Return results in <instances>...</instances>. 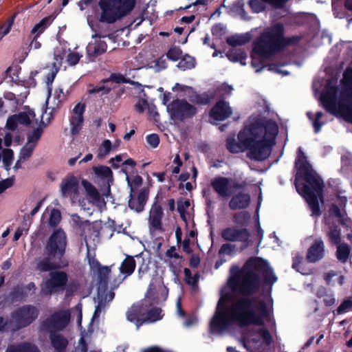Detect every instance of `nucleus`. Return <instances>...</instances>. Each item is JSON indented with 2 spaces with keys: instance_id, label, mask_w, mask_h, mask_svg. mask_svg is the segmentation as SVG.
Instances as JSON below:
<instances>
[{
  "instance_id": "a19ab883",
  "label": "nucleus",
  "mask_w": 352,
  "mask_h": 352,
  "mask_svg": "<svg viewBox=\"0 0 352 352\" xmlns=\"http://www.w3.org/2000/svg\"><path fill=\"white\" fill-rule=\"evenodd\" d=\"M183 55L182 50L179 46L173 45L166 53V58L173 62H176L182 58Z\"/></svg>"
},
{
  "instance_id": "680f3d73",
  "label": "nucleus",
  "mask_w": 352,
  "mask_h": 352,
  "mask_svg": "<svg viewBox=\"0 0 352 352\" xmlns=\"http://www.w3.org/2000/svg\"><path fill=\"white\" fill-rule=\"evenodd\" d=\"M111 91V88L102 85V86H96L89 89L88 92L89 94H96L100 92H102V94H108Z\"/></svg>"
},
{
  "instance_id": "3c124183",
  "label": "nucleus",
  "mask_w": 352,
  "mask_h": 352,
  "mask_svg": "<svg viewBox=\"0 0 352 352\" xmlns=\"http://www.w3.org/2000/svg\"><path fill=\"white\" fill-rule=\"evenodd\" d=\"M112 148V144L109 140H104L99 148L98 157H103L108 155Z\"/></svg>"
},
{
  "instance_id": "bf43d9fd",
  "label": "nucleus",
  "mask_w": 352,
  "mask_h": 352,
  "mask_svg": "<svg viewBox=\"0 0 352 352\" xmlns=\"http://www.w3.org/2000/svg\"><path fill=\"white\" fill-rule=\"evenodd\" d=\"M81 57L77 52H69L67 56V62L70 66H74L78 63Z\"/></svg>"
},
{
  "instance_id": "79ce46f5",
  "label": "nucleus",
  "mask_w": 352,
  "mask_h": 352,
  "mask_svg": "<svg viewBox=\"0 0 352 352\" xmlns=\"http://www.w3.org/2000/svg\"><path fill=\"white\" fill-rule=\"evenodd\" d=\"M82 185L85 189L87 194L91 198L97 200L100 198V194L96 187L89 182L83 179Z\"/></svg>"
},
{
  "instance_id": "338daca9",
  "label": "nucleus",
  "mask_w": 352,
  "mask_h": 352,
  "mask_svg": "<svg viewBox=\"0 0 352 352\" xmlns=\"http://www.w3.org/2000/svg\"><path fill=\"white\" fill-rule=\"evenodd\" d=\"M352 307V301L350 300H344L338 308L337 312L339 314L348 311Z\"/></svg>"
},
{
  "instance_id": "0eeeda50",
  "label": "nucleus",
  "mask_w": 352,
  "mask_h": 352,
  "mask_svg": "<svg viewBox=\"0 0 352 352\" xmlns=\"http://www.w3.org/2000/svg\"><path fill=\"white\" fill-rule=\"evenodd\" d=\"M136 5V0H100L101 10L99 21L109 24L114 23L131 14Z\"/></svg>"
},
{
  "instance_id": "69168bd1",
  "label": "nucleus",
  "mask_w": 352,
  "mask_h": 352,
  "mask_svg": "<svg viewBox=\"0 0 352 352\" xmlns=\"http://www.w3.org/2000/svg\"><path fill=\"white\" fill-rule=\"evenodd\" d=\"M14 184L13 178H7L0 182V195Z\"/></svg>"
},
{
  "instance_id": "b1692460",
  "label": "nucleus",
  "mask_w": 352,
  "mask_h": 352,
  "mask_svg": "<svg viewBox=\"0 0 352 352\" xmlns=\"http://www.w3.org/2000/svg\"><path fill=\"white\" fill-rule=\"evenodd\" d=\"M324 256V243L321 239L316 240L310 247L307 254V259L311 262H316Z\"/></svg>"
},
{
  "instance_id": "58836bf2",
  "label": "nucleus",
  "mask_w": 352,
  "mask_h": 352,
  "mask_svg": "<svg viewBox=\"0 0 352 352\" xmlns=\"http://www.w3.org/2000/svg\"><path fill=\"white\" fill-rule=\"evenodd\" d=\"M331 215L337 220L340 221V223L349 226L350 225V221L345 217V214L343 212H342L338 207L333 206L330 210Z\"/></svg>"
},
{
  "instance_id": "393cba45",
  "label": "nucleus",
  "mask_w": 352,
  "mask_h": 352,
  "mask_svg": "<svg viewBox=\"0 0 352 352\" xmlns=\"http://www.w3.org/2000/svg\"><path fill=\"white\" fill-rule=\"evenodd\" d=\"M208 333L210 336L220 334V298L217 302L214 316L209 322Z\"/></svg>"
},
{
  "instance_id": "de8ad7c7",
  "label": "nucleus",
  "mask_w": 352,
  "mask_h": 352,
  "mask_svg": "<svg viewBox=\"0 0 352 352\" xmlns=\"http://www.w3.org/2000/svg\"><path fill=\"white\" fill-rule=\"evenodd\" d=\"M79 288V283L78 280H72L69 283H66V286L65 288V296L67 298L72 296L75 292H77V290Z\"/></svg>"
},
{
  "instance_id": "f3484780",
  "label": "nucleus",
  "mask_w": 352,
  "mask_h": 352,
  "mask_svg": "<svg viewBox=\"0 0 352 352\" xmlns=\"http://www.w3.org/2000/svg\"><path fill=\"white\" fill-rule=\"evenodd\" d=\"M136 165L137 163L133 159L128 158L122 162V168H121V172L126 175V181L128 186L130 187V190H133L134 192H135V190L142 184L143 179L142 177L138 175H135L133 179H131L129 175V170H127L126 166H129L133 170Z\"/></svg>"
},
{
  "instance_id": "f03ea898",
  "label": "nucleus",
  "mask_w": 352,
  "mask_h": 352,
  "mask_svg": "<svg viewBox=\"0 0 352 352\" xmlns=\"http://www.w3.org/2000/svg\"><path fill=\"white\" fill-rule=\"evenodd\" d=\"M296 166L298 170L296 178V190L308 203L311 210V215L318 217L320 214L319 202L323 201V182L311 168L301 148L298 150Z\"/></svg>"
},
{
  "instance_id": "4c0bfd02",
  "label": "nucleus",
  "mask_w": 352,
  "mask_h": 352,
  "mask_svg": "<svg viewBox=\"0 0 352 352\" xmlns=\"http://www.w3.org/2000/svg\"><path fill=\"white\" fill-rule=\"evenodd\" d=\"M69 122L71 126V133L73 135L78 134L82 129L84 117H75L71 116L69 118Z\"/></svg>"
},
{
  "instance_id": "cd10ccee",
  "label": "nucleus",
  "mask_w": 352,
  "mask_h": 352,
  "mask_svg": "<svg viewBox=\"0 0 352 352\" xmlns=\"http://www.w3.org/2000/svg\"><path fill=\"white\" fill-rule=\"evenodd\" d=\"M250 197L245 193H238L233 196L230 206L232 209L243 208L249 205Z\"/></svg>"
},
{
  "instance_id": "412c9836",
  "label": "nucleus",
  "mask_w": 352,
  "mask_h": 352,
  "mask_svg": "<svg viewBox=\"0 0 352 352\" xmlns=\"http://www.w3.org/2000/svg\"><path fill=\"white\" fill-rule=\"evenodd\" d=\"M60 188L63 196H71L78 192V180L74 175L67 176L62 180Z\"/></svg>"
},
{
  "instance_id": "052dcab7",
  "label": "nucleus",
  "mask_w": 352,
  "mask_h": 352,
  "mask_svg": "<svg viewBox=\"0 0 352 352\" xmlns=\"http://www.w3.org/2000/svg\"><path fill=\"white\" fill-rule=\"evenodd\" d=\"M19 124L25 126H29L31 123L30 118L28 114L25 112H20L18 114H15Z\"/></svg>"
},
{
  "instance_id": "603ef678",
  "label": "nucleus",
  "mask_w": 352,
  "mask_h": 352,
  "mask_svg": "<svg viewBox=\"0 0 352 352\" xmlns=\"http://www.w3.org/2000/svg\"><path fill=\"white\" fill-rule=\"evenodd\" d=\"M209 116L213 120L220 121V98L214 102V105L210 111Z\"/></svg>"
},
{
  "instance_id": "37998d69",
  "label": "nucleus",
  "mask_w": 352,
  "mask_h": 352,
  "mask_svg": "<svg viewBox=\"0 0 352 352\" xmlns=\"http://www.w3.org/2000/svg\"><path fill=\"white\" fill-rule=\"evenodd\" d=\"M95 173L103 179H112L113 172L111 169L106 166H100L94 168Z\"/></svg>"
},
{
  "instance_id": "864d4df0",
  "label": "nucleus",
  "mask_w": 352,
  "mask_h": 352,
  "mask_svg": "<svg viewBox=\"0 0 352 352\" xmlns=\"http://www.w3.org/2000/svg\"><path fill=\"white\" fill-rule=\"evenodd\" d=\"M233 110L228 102L221 101V121L231 117Z\"/></svg>"
},
{
  "instance_id": "0e129e2a",
  "label": "nucleus",
  "mask_w": 352,
  "mask_h": 352,
  "mask_svg": "<svg viewBox=\"0 0 352 352\" xmlns=\"http://www.w3.org/2000/svg\"><path fill=\"white\" fill-rule=\"evenodd\" d=\"M147 143L153 148H156L160 144V137L156 133L148 135L146 138Z\"/></svg>"
},
{
  "instance_id": "473e14b6",
  "label": "nucleus",
  "mask_w": 352,
  "mask_h": 352,
  "mask_svg": "<svg viewBox=\"0 0 352 352\" xmlns=\"http://www.w3.org/2000/svg\"><path fill=\"white\" fill-rule=\"evenodd\" d=\"M179 60L177 67L182 71L191 69L194 68L196 65L195 58L187 54L182 55Z\"/></svg>"
},
{
  "instance_id": "7c9ffc66",
  "label": "nucleus",
  "mask_w": 352,
  "mask_h": 352,
  "mask_svg": "<svg viewBox=\"0 0 352 352\" xmlns=\"http://www.w3.org/2000/svg\"><path fill=\"white\" fill-rule=\"evenodd\" d=\"M184 280L187 285L190 286L192 291L195 292L198 289V281L199 279V274L197 272L194 276H192V273L190 269L184 268Z\"/></svg>"
},
{
  "instance_id": "a878e982",
  "label": "nucleus",
  "mask_w": 352,
  "mask_h": 352,
  "mask_svg": "<svg viewBox=\"0 0 352 352\" xmlns=\"http://www.w3.org/2000/svg\"><path fill=\"white\" fill-rule=\"evenodd\" d=\"M111 272V267L109 266H104L96 272L98 290H102L104 293L107 291Z\"/></svg>"
},
{
  "instance_id": "9d476101",
  "label": "nucleus",
  "mask_w": 352,
  "mask_h": 352,
  "mask_svg": "<svg viewBox=\"0 0 352 352\" xmlns=\"http://www.w3.org/2000/svg\"><path fill=\"white\" fill-rule=\"evenodd\" d=\"M230 318L241 324L262 323L261 318L255 314L253 309L246 301H243L236 307H233L230 313Z\"/></svg>"
},
{
  "instance_id": "c756f323",
  "label": "nucleus",
  "mask_w": 352,
  "mask_h": 352,
  "mask_svg": "<svg viewBox=\"0 0 352 352\" xmlns=\"http://www.w3.org/2000/svg\"><path fill=\"white\" fill-rule=\"evenodd\" d=\"M102 82H113L116 83H127L133 85L140 86L141 84L138 82L133 81L129 78L124 77L122 74L120 73H112L109 78L102 80Z\"/></svg>"
},
{
  "instance_id": "f257e3e1",
  "label": "nucleus",
  "mask_w": 352,
  "mask_h": 352,
  "mask_svg": "<svg viewBox=\"0 0 352 352\" xmlns=\"http://www.w3.org/2000/svg\"><path fill=\"white\" fill-rule=\"evenodd\" d=\"M277 133L278 126L274 122H264L258 116L252 115L239 133L237 140L229 138L226 146L232 153L249 150L250 158L263 160L269 157Z\"/></svg>"
},
{
  "instance_id": "49530a36",
  "label": "nucleus",
  "mask_w": 352,
  "mask_h": 352,
  "mask_svg": "<svg viewBox=\"0 0 352 352\" xmlns=\"http://www.w3.org/2000/svg\"><path fill=\"white\" fill-rule=\"evenodd\" d=\"M61 220V214L60 212L58 209L53 208L51 210L50 218H49V225L52 228H55Z\"/></svg>"
},
{
  "instance_id": "ddd939ff",
  "label": "nucleus",
  "mask_w": 352,
  "mask_h": 352,
  "mask_svg": "<svg viewBox=\"0 0 352 352\" xmlns=\"http://www.w3.org/2000/svg\"><path fill=\"white\" fill-rule=\"evenodd\" d=\"M149 190L147 188H142L137 196L135 192L133 190H130L129 196L128 206L129 208L138 212L140 213L144 210L145 205L148 199Z\"/></svg>"
},
{
  "instance_id": "f704fd0d",
  "label": "nucleus",
  "mask_w": 352,
  "mask_h": 352,
  "mask_svg": "<svg viewBox=\"0 0 352 352\" xmlns=\"http://www.w3.org/2000/svg\"><path fill=\"white\" fill-rule=\"evenodd\" d=\"M162 318V309L160 307H154L148 309L146 307V312L144 320L145 323H152L158 321Z\"/></svg>"
},
{
  "instance_id": "09e8293b",
  "label": "nucleus",
  "mask_w": 352,
  "mask_h": 352,
  "mask_svg": "<svg viewBox=\"0 0 352 352\" xmlns=\"http://www.w3.org/2000/svg\"><path fill=\"white\" fill-rule=\"evenodd\" d=\"M34 148L35 145L27 143L20 151V160H28L32 156Z\"/></svg>"
},
{
  "instance_id": "13d9d810",
  "label": "nucleus",
  "mask_w": 352,
  "mask_h": 352,
  "mask_svg": "<svg viewBox=\"0 0 352 352\" xmlns=\"http://www.w3.org/2000/svg\"><path fill=\"white\" fill-rule=\"evenodd\" d=\"M329 239L331 243L334 244H338L340 241V235L339 230H337L336 228H331L330 231L328 232Z\"/></svg>"
},
{
  "instance_id": "72a5a7b5",
  "label": "nucleus",
  "mask_w": 352,
  "mask_h": 352,
  "mask_svg": "<svg viewBox=\"0 0 352 352\" xmlns=\"http://www.w3.org/2000/svg\"><path fill=\"white\" fill-rule=\"evenodd\" d=\"M53 18L51 16L43 18L38 23H36L31 30L32 34H36L39 36L52 23Z\"/></svg>"
},
{
  "instance_id": "6e6d98bb",
  "label": "nucleus",
  "mask_w": 352,
  "mask_h": 352,
  "mask_svg": "<svg viewBox=\"0 0 352 352\" xmlns=\"http://www.w3.org/2000/svg\"><path fill=\"white\" fill-rule=\"evenodd\" d=\"M221 196L228 195L232 192V182L227 179L221 178Z\"/></svg>"
},
{
  "instance_id": "e2e57ef3",
  "label": "nucleus",
  "mask_w": 352,
  "mask_h": 352,
  "mask_svg": "<svg viewBox=\"0 0 352 352\" xmlns=\"http://www.w3.org/2000/svg\"><path fill=\"white\" fill-rule=\"evenodd\" d=\"M85 104L84 103L78 102L73 109L72 116L83 117L85 111Z\"/></svg>"
},
{
  "instance_id": "5701e85b",
  "label": "nucleus",
  "mask_w": 352,
  "mask_h": 352,
  "mask_svg": "<svg viewBox=\"0 0 352 352\" xmlns=\"http://www.w3.org/2000/svg\"><path fill=\"white\" fill-rule=\"evenodd\" d=\"M107 49V44L105 41L98 40L94 43H89L87 47V54L89 58H95L104 54Z\"/></svg>"
},
{
  "instance_id": "f8f14e48",
  "label": "nucleus",
  "mask_w": 352,
  "mask_h": 352,
  "mask_svg": "<svg viewBox=\"0 0 352 352\" xmlns=\"http://www.w3.org/2000/svg\"><path fill=\"white\" fill-rule=\"evenodd\" d=\"M67 282L68 274L65 272H52L50 274L49 279L45 283V287L42 289L43 293L48 295L58 292H63Z\"/></svg>"
},
{
  "instance_id": "c9c22d12",
  "label": "nucleus",
  "mask_w": 352,
  "mask_h": 352,
  "mask_svg": "<svg viewBox=\"0 0 352 352\" xmlns=\"http://www.w3.org/2000/svg\"><path fill=\"white\" fill-rule=\"evenodd\" d=\"M251 38L249 34L234 35L228 38L227 42L232 46H238L248 43Z\"/></svg>"
},
{
  "instance_id": "39448f33",
  "label": "nucleus",
  "mask_w": 352,
  "mask_h": 352,
  "mask_svg": "<svg viewBox=\"0 0 352 352\" xmlns=\"http://www.w3.org/2000/svg\"><path fill=\"white\" fill-rule=\"evenodd\" d=\"M67 245L66 233L61 228L54 230L44 246V258L37 262L36 269L41 272L58 270L67 265L63 262Z\"/></svg>"
},
{
  "instance_id": "dca6fc26",
  "label": "nucleus",
  "mask_w": 352,
  "mask_h": 352,
  "mask_svg": "<svg viewBox=\"0 0 352 352\" xmlns=\"http://www.w3.org/2000/svg\"><path fill=\"white\" fill-rule=\"evenodd\" d=\"M220 88L209 89L207 91L192 95L190 101L197 105H209L220 98Z\"/></svg>"
},
{
  "instance_id": "1a4fd4ad",
  "label": "nucleus",
  "mask_w": 352,
  "mask_h": 352,
  "mask_svg": "<svg viewBox=\"0 0 352 352\" xmlns=\"http://www.w3.org/2000/svg\"><path fill=\"white\" fill-rule=\"evenodd\" d=\"M167 111L172 119L184 121L195 116L197 109L185 99H175L167 105Z\"/></svg>"
},
{
  "instance_id": "9b49d317",
  "label": "nucleus",
  "mask_w": 352,
  "mask_h": 352,
  "mask_svg": "<svg viewBox=\"0 0 352 352\" xmlns=\"http://www.w3.org/2000/svg\"><path fill=\"white\" fill-rule=\"evenodd\" d=\"M70 314L67 311H58L44 320L41 324L42 331L50 333H58L63 330L70 321Z\"/></svg>"
},
{
  "instance_id": "4468645a",
  "label": "nucleus",
  "mask_w": 352,
  "mask_h": 352,
  "mask_svg": "<svg viewBox=\"0 0 352 352\" xmlns=\"http://www.w3.org/2000/svg\"><path fill=\"white\" fill-rule=\"evenodd\" d=\"M206 201L208 212L210 211L212 204L220 199V176L215 177L210 184L202 190Z\"/></svg>"
},
{
  "instance_id": "5fc2aeb1",
  "label": "nucleus",
  "mask_w": 352,
  "mask_h": 352,
  "mask_svg": "<svg viewBox=\"0 0 352 352\" xmlns=\"http://www.w3.org/2000/svg\"><path fill=\"white\" fill-rule=\"evenodd\" d=\"M293 267L302 274H308L309 272L304 269L303 258L302 256H296L293 263Z\"/></svg>"
},
{
  "instance_id": "a211bd4d",
  "label": "nucleus",
  "mask_w": 352,
  "mask_h": 352,
  "mask_svg": "<svg viewBox=\"0 0 352 352\" xmlns=\"http://www.w3.org/2000/svg\"><path fill=\"white\" fill-rule=\"evenodd\" d=\"M36 289L34 282H30L25 287L22 285L14 286L8 294V298L11 302H16L23 300L28 296V291L32 292L31 294L35 293Z\"/></svg>"
},
{
  "instance_id": "774afa93",
  "label": "nucleus",
  "mask_w": 352,
  "mask_h": 352,
  "mask_svg": "<svg viewBox=\"0 0 352 352\" xmlns=\"http://www.w3.org/2000/svg\"><path fill=\"white\" fill-rule=\"evenodd\" d=\"M19 122L15 115H12L8 118L6 126L8 129L14 131L16 129Z\"/></svg>"
},
{
  "instance_id": "4be33fe9",
  "label": "nucleus",
  "mask_w": 352,
  "mask_h": 352,
  "mask_svg": "<svg viewBox=\"0 0 352 352\" xmlns=\"http://www.w3.org/2000/svg\"><path fill=\"white\" fill-rule=\"evenodd\" d=\"M49 338L54 352H66L69 344L68 340L60 333H50Z\"/></svg>"
},
{
  "instance_id": "4d7b16f0",
  "label": "nucleus",
  "mask_w": 352,
  "mask_h": 352,
  "mask_svg": "<svg viewBox=\"0 0 352 352\" xmlns=\"http://www.w3.org/2000/svg\"><path fill=\"white\" fill-rule=\"evenodd\" d=\"M13 23L14 17H12L7 19L6 21L1 25L0 31L3 36H6L10 32Z\"/></svg>"
},
{
  "instance_id": "6ab92c4d",
  "label": "nucleus",
  "mask_w": 352,
  "mask_h": 352,
  "mask_svg": "<svg viewBox=\"0 0 352 352\" xmlns=\"http://www.w3.org/2000/svg\"><path fill=\"white\" fill-rule=\"evenodd\" d=\"M212 36L209 34H206L204 38H202L204 45H208L211 49L214 50L212 56H217L219 53L220 50L217 49V47L220 42V23H215L211 28Z\"/></svg>"
},
{
  "instance_id": "6e6552de",
  "label": "nucleus",
  "mask_w": 352,
  "mask_h": 352,
  "mask_svg": "<svg viewBox=\"0 0 352 352\" xmlns=\"http://www.w3.org/2000/svg\"><path fill=\"white\" fill-rule=\"evenodd\" d=\"M38 309L31 305H23L11 313V330L17 331L30 325L38 316Z\"/></svg>"
},
{
  "instance_id": "423d86ee",
  "label": "nucleus",
  "mask_w": 352,
  "mask_h": 352,
  "mask_svg": "<svg viewBox=\"0 0 352 352\" xmlns=\"http://www.w3.org/2000/svg\"><path fill=\"white\" fill-rule=\"evenodd\" d=\"M283 28L277 23L270 29L266 30L255 41L252 55V65L256 72L265 67V58L278 50L283 45Z\"/></svg>"
},
{
  "instance_id": "20e7f679",
  "label": "nucleus",
  "mask_w": 352,
  "mask_h": 352,
  "mask_svg": "<svg viewBox=\"0 0 352 352\" xmlns=\"http://www.w3.org/2000/svg\"><path fill=\"white\" fill-rule=\"evenodd\" d=\"M323 107L331 113L352 122V69L344 74L340 87L329 86L320 97Z\"/></svg>"
},
{
  "instance_id": "8fccbe9b",
  "label": "nucleus",
  "mask_w": 352,
  "mask_h": 352,
  "mask_svg": "<svg viewBox=\"0 0 352 352\" xmlns=\"http://www.w3.org/2000/svg\"><path fill=\"white\" fill-rule=\"evenodd\" d=\"M87 257L88 259V264L90 267L91 270L94 272H97L100 268H102L104 267L102 266L100 263L96 258L95 255H91L89 250L87 251Z\"/></svg>"
},
{
  "instance_id": "bb28decb",
  "label": "nucleus",
  "mask_w": 352,
  "mask_h": 352,
  "mask_svg": "<svg viewBox=\"0 0 352 352\" xmlns=\"http://www.w3.org/2000/svg\"><path fill=\"white\" fill-rule=\"evenodd\" d=\"M135 267L136 263L133 256L126 255L119 267L120 272L124 275L121 281H122L125 278L131 276L135 271Z\"/></svg>"
},
{
  "instance_id": "e433bc0d",
  "label": "nucleus",
  "mask_w": 352,
  "mask_h": 352,
  "mask_svg": "<svg viewBox=\"0 0 352 352\" xmlns=\"http://www.w3.org/2000/svg\"><path fill=\"white\" fill-rule=\"evenodd\" d=\"M350 248L345 243L339 244L337 248L336 256L342 263H345L349 258L350 254Z\"/></svg>"
},
{
  "instance_id": "a18cd8bd",
  "label": "nucleus",
  "mask_w": 352,
  "mask_h": 352,
  "mask_svg": "<svg viewBox=\"0 0 352 352\" xmlns=\"http://www.w3.org/2000/svg\"><path fill=\"white\" fill-rule=\"evenodd\" d=\"M14 157V152L10 148H5L3 151V163L7 170H10V167L12 163Z\"/></svg>"
},
{
  "instance_id": "7ed1b4c3",
  "label": "nucleus",
  "mask_w": 352,
  "mask_h": 352,
  "mask_svg": "<svg viewBox=\"0 0 352 352\" xmlns=\"http://www.w3.org/2000/svg\"><path fill=\"white\" fill-rule=\"evenodd\" d=\"M231 273L228 281L230 287L241 293H250L256 289L259 284L260 274L271 283L277 279L267 261L260 258L250 259L241 272L238 271L237 267L232 268Z\"/></svg>"
},
{
  "instance_id": "2f4dec72",
  "label": "nucleus",
  "mask_w": 352,
  "mask_h": 352,
  "mask_svg": "<svg viewBox=\"0 0 352 352\" xmlns=\"http://www.w3.org/2000/svg\"><path fill=\"white\" fill-rule=\"evenodd\" d=\"M325 281L328 284L335 285L338 283L342 285L344 283V277L337 271L331 270L324 273V276Z\"/></svg>"
},
{
  "instance_id": "ea45409f",
  "label": "nucleus",
  "mask_w": 352,
  "mask_h": 352,
  "mask_svg": "<svg viewBox=\"0 0 352 352\" xmlns=\"http://www.w3.org/2000/svg\"><path fill=\"white\" fill-rule=\"evenodd\" d=\"M78 230L80 233V235L84 237V240L87 244V233H89L90 231L94 229V226L88 220L86 221H78L77 223Z\"/></svg>"
},
{
  "instance_id": "c85d7f7f",
  "label": "nucleus",
  "mask_w": 352,
  "mask_h": 352,
  "mask_svg": "<svg viewBox=\"0 0 352 352\" xmlns=\"http://www.w3.org/2000/svg\"><path fill=\"white\" fill-rule=\"evenodd\" d=\"M6 352H41L38 347L28 342L18 344H12L8 346Z\"/></svg>"
},
{
  "instance_id": "2eb2a0df",
  "label": "nucleus",
  "mask_w": 352,
  "mask_h": 352,
  "mask_svg": "<svg viewBox=\"0 0 352 352\" xmlns=\"http://www.w3.org/2000/svg\"><path fill=\"white\" fill-rule=\"evenodd\" d=\"M146 312V305L143 303L133 304L126 311V319L133 322L137 329L145 323L144 318Z\"/></svg>"
},
{
  "instance_id": "aec40b11",
  "label": "nucleus",
  "mask_w": 352,
  "mask_h": 352,
  "mask_svg": "<svg viewBox=\"0 0 352 352\" xmlns=\"http://www.w3.org/2000/svg\"><path fill=\"white\" fill-rule=\"evenodd\" d=\"M163 210L160 205L154 203L150 210L148 219L149 225L154 230H162V219L163 217Z\"/></svg>"
},
{
  "instance_id": "c03bdc74",
  "label": "nucleus",
  "mask_w": 352,
  "mask_h": 352,
  "mask_svg": "<svg viewBox=\"0 0 352 352\" xmlns=\"http://www.w3.org/2000/svg\"><path fill=\"white\" fill-rule=\"evenodd\" d=\"M43 133V129L41 127L34 129L32 133L28 134V144L36 146Z\"/></svg>"
}]
</instances>
